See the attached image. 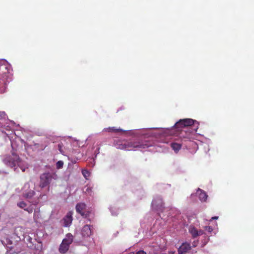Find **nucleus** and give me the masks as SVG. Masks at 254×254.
<instances>
[{
    "label": "nucleus",
    "mask_w": 254,
    "mask_h": 254,
    "mask_svg": "<svg viewBox=\"0 0 254 254\" xmlns=\"http://www.w3.org/2000/svg\"><path fill=\"white\" fill-rule=\"evenodd\" d=\"M115 146L119 149L131 150L143 149L152 146V142L147 140H118L114 143Z\"/></svg>",
    "instance_id": "obj_1"
},
{
    "label": "nucleus",
    "mask_w": 254,
    "mask_h": 254,
    "mask_svg": "<svg viewBox=\"0 0 254 254\" xmlns=\"http://www.w3.org/2000/svg\"><path fill=\"white\" fill-rule=\"evenodd\" d=\"M198 125L199 123L195 120L191 119H184L180 120L174 126L176 128L190 126L192 127V129L196 132L198 128Z\"/></svg>",
    "instance_id": "obj_2"
},
{
    "label": "nucleus",
    "mask_w": 254,
    "mask_h": 254,
    "mask_svg": "<svg viewBox=\"0 0 254 254\" xmlns=\"http://www.w3.org/2000/svg\"><path fill=\"white\" fill-rule=\"evenodd\" d=\"M8 77L7 68L5 66H0V93L5 92L6 85L9 82Z\"/></svg>",
    "instance_id": "obj_3"
},
{
    "label": "nucleus",
    "mask_w": 254,
    "mask_h": 254,
    "mask_svg": "<svg viewBox=\"0 0 254 254\" xmlns=\"http://www.w3.org/2000/svg\"><path fill=\"white\" fill-rule=\"evenodd\" d=\"M73 242V236L70 233L66 234V237L63 239L62 243L61 244L59 251L61 254H65L66 253L69 248L70 245Z\"/></svg>",
    "instance_id": "obj_4"
},
{
    "label": "nucleus",
    "mask_w": 254,
    "mask_h": 254,
    "mask_svg": "<svg viewBox=\"0 0 254 254\" xmlns=\"http://www.w3.org/2000/svg\"><path fill=\"white\" fill-rule=\"evenodd\" d=\"M19 161L18 155L15 153H12L11 155L6 156L3 160L4 163L11 168L15 167Z\"/></svg>",
    "instance_id": "obj_5"
},
{
    "label": "nucleus",
    "mask_w": 254,
    "mask_h": 254,
    "mask_svg": "<svg viewBox=\"0 0 254 254\" xmlns=\"http://www.w3.org/2000/svg\"><path fill=\"white\" fill-rule=\"evenodd\" d=\"M52 179V177L50 173L43 174L40 178L39 187L42 189L48 186Z\"/></svg>",
    "instance_id": "obj_6"
},
{
    "label": "nucleus",
    "mask_w": 254,
    "mask_h": 254,
    "mask_svg": "<svg viewBox=\"0 0 254 254\" xmlns=\"http://www.w3.org/2000/svg\"><path fill=\"white\" fill-rule=\"evenodd\" d=\"M152 207L157 210H162L164 208V203L161 197L157 196L152 202Z\"/></svg>",
    "instance_id": "obj_7"
},
{
    "label": "nucleus",
    "mask_w": 254,
    "mask_h": 254,
    "mask_svg": "<svg viewBox=\"0 0 254 254\" xmlns=\"http://www.w3.org/2000/svg\"><path fill=\"white\" fill-rule=\"evenodd\" d=\"M30 187V182L25 184L23 187V190H24L23 196L27 199H31L35 194V192L34 190H28Z\"/></svg>",
    "instance_id": "obj_8"
},
{
    "label": "nucleus",
    "mask_w": 254,
    "mask_h": 254,
    "mask_svg": "<svg viewBox=\"0 0 254 254\" xmlns=\"http://www.w3.org/2000/svg\"><path fill=\"white\" fill-rule=\"evenodd\" d=\"M72 212L69 211L66 215L63 218L62 221L63 222V226L64 227H69L72 222Z\"/></svg>",
    "instance_id": "obj_9"
},
{
    "label": "nucleus",
    "mask_w": 254,
    "mask_h": 254,
    "mask_svg": "<svg viewBox=\"0 0 254 254\" xmlns=\"http://www.w3.org/2000/svg\"><path fill=\"white\" fill-rule=\"evenodd\" d=\"M191 246L190 244L188 243H184L178 249V252L179 254H184L190 250Z\"/></svg>",
    "instance_id": "obj_10"
},
{
    "label": "nucleus",
    "mask_w": 254,
    "mask_h": 254,
    "mask_svg": "<svg viewBox=\"0 0 254 254\" xmlns=\"http://www.w3.org/2000/svg\"><path fill=\"white\" fill-rule=\"evenodd\" d=\"M91 226L88 225H85L81 230V234L84 237H88L92 234Z\"/></svg>",
    "instance_id": "obj_11"
},
{
    "label": "nucleus",
    "mask_w": 254,
    "mask_h": 254,
    "mask_svg": "<svg viewBox=\"0 0 254 254\" xmlns=\"http://www.w3.org/2000/svg\"><path fill=\"white\" fill-rule=\"evenodd\" d=\"M17 205L19 208L24 209V210L27 211L29 213H32L33 212V208L31 206L26 207L27 204L23 201L17 203Z\"/></svg>",
    "instance_id": "obj_12"
},
{
    "label": "nucleus",
    "mask_w": 254,
    "mask_h": 254,
    "mask_svg": "<svg viewBox=\"0 0 254 254\" xmlns=\"http://www.w3.org/2000/svg\"><path fill=\"white\" fill-rule=\"evenodd\" d=\"M86 208L85 204L83 203H77L76 205V211L77 213L80 214L82 216H84L83 210Z\"/></svg>",
    "instance_id": "obj_13"
},
{
    "label": "nucleus",
    "mask_w": 254,
    "mask_h": 254,
    "mask_svg": "<svg viewBox=\"0 0 254 254\" xmlns=\"http://www.w3.org/2000/svg\"><path fill=\"white\" fill-rule=\"evenodd\" d=\"M189 231L193 238H195L198 236L197 230L193 226H190Z\"/></svg>",
    "instance_id": "obj_14"
},
{
    "label": "nucleus",
    "mask_w": 254,
    "mask_h": 254,
    "mask_svg": "<svg viewBox=\"0 0 254 254\" xmlns=\"http://www.w3.org/2000/svg\"><path fill=\"white\" fill-rule=\"evenodd\" d=\"M198 191H200V193H199V199L201 201H206L207 198V195L206 194V192L199 189H198Z\"/></svg>",
    "instance_id": "obj_15"
},
{
    "label": "nucleus",
    "mask_w": 254,
    "mask_h": 254,
    "mask_svg": "<svg viewBox=\"0 0 254 254\" xmlns=\"http://www.w3.org/2000/svg\"><path fill=\"white\" fill-rule=\"evenodd\" d=\"M171 146L176 152H178L181 148V144L175 142L172 143Z\"/></svg>",
    "instance_id": "obj_16"
},
{
    "label": "nucleus",
    "mask_w": 254,
    "mask_h": 254,
    "mask_svg": "<svg viewBox=\"0 0 254 254\" xmlns=\"http://www.w3.org/2000/svg\"><path fill=\"white\" fill-rule=\"evenodd\" d=\"M82 174L86 179L90 176L89 172L86 169L82 170Z\"/></svg>",
    "instance_id": "obj_17"
},
{
    "label": "nucleus",
    "mask_w": 254,
    "mask_h": 254,
    "mask_svg": "<svg viewBox=\"0 0 254 254\" xmlns=\"http://www.w3.org/2000/svg\"><path fill=\"white\" fill-rule=\"evenodd\" d=\"M64 166V162L62 161H59L56 163V168L58 169L62 168Z\"/></svg>",
    "instance_id": "obj_18"
},
{
    "label": "nucleus",
    "mask_w": 254,
    "mask_h": 254,
    "mask_svg": "<svg viewBox=\"0 0 254 254\" xmlns=\"http://www.w3.org/2000/svg\"><path fill=\"white\" fill-rule=\"evenodd\" d=\"M204 229L209 233H211L213 230V228L211 226H205Z\"/></svg>",
    "instance_id": "obj_19"
},
{
    "label": "nucleus",
    "mask_w": 254,
    "mask_h": 254,
    "mask_svg": "<svg viewBox=\"0 0 254 254\" xmlns=\"http://www.w3.org/2000/svg\"><path fill=\"white\" fill-rule=\"evenodd\" d=\"M62 147H63V144L62 143H59L58 144V149H59V151H60V152L62 153H63V151L62 150Z\"/></svg>",
    "instance_id": "obj_20"
},
{
    "label": "nucleus",
    "mask_w": 254,
    "mask_h": 254,
    "mask_svg": "<svg viewBox=\"0 0 254 254\" xmlns=\"http://www.w3.org/2000/svg\"><path fill=\"white\" fill-rule=\"evenodd\" d=\"M29 202L31 203L33 205H37L38 203V199L35 200L29 201Z\"/></svg>",
    "instance_id": "obj_21"
},
{
    "label": "nucleus",
    "mask_w": 254,
    "mask_h": 254,
    "mask_svg": "<svg viewBox=\"0 0 254 254\" xmlns=\"http://www.w3.org/2000/svg\"><path fill=\"white\" fill-rule=\"evenodd\" d=\"M197 232H198V236L202 235L204 234V232L202 230H199V231L197 230Z\"/></svg>",
    "instance_id": "obj_22"
},
{
    "label": "nucleus",
    "mask_w": 254,
    "mask_h": 254,
    "mask_svg": "<svg viewBox=\"0 0 254 254\" xmlns=\"http://www.w3.org/2000/svg\"><path fill=\"white\" fill-rule=\"evenodd\" d=\"M136 254H146L145 252H144L143 251H140L136 253Z\"/></svg>",
    "instance_id": "obj_23"
},
{
    "label": "nucleus",
    "mask_w": 254,
    "mask_h": 254,
    "mask_svg": "<svg viewBox=\"0 0 254 254\" xmlns=\"http://www.w3.org/2000/svg\"><path fill=\"white\" fill-rule=\"evenodd\" d=\"M109 131H115L116 130L115 129H114L113 127L112 128H109Z\"/></svg>",
    "instance_id": "obj_24"
},
{
    "label": "nucleus",
    "mask_w": 254,
    "mask_h": 254,
    "mask_svg": "<svg viewBox=\"0 0 254 254\" xmlns=\"http://www.w3.org/2000/svg\"><path fill=\"white\" fill-rule=\"evenodd\" d=\"M218 218V217L217 216H214V217H212V219H217Z\"/></svg>",
    "instance_id": "obj_25"
},
{
    "label": "nucleus",
    "mask_w": 254,
    "mask_h": 254,
    "mask_svg": "<svg viewBox=\"0 0 254 254\" xmlns=\"http://www.w3.org/2000/svg\"><path fill=\"white\" fill-rule=\"evenodd\" d=\"M134 254V253L133 252H131V253H129V254Z\"/></svg>",
    "instance_id": "obj_26"
},
{
    "label": "nucleus",
    "mask_w": 254,
    "mask_h": 254,
    "mask_svg": "<svg viewBox=\"0 0 254 254\" xmlns=\"http://www.w3.org/2000/svg\"><path fill=\"white\" fill-rule=\"evenodd\" d=\"M23 172L25 171V169H22Z\"/></svg>",
    "instance_id": "obj_27"
},
{
    "label": "nucleus",
    "mask_w": 254,
    "mask_h": 254,
    "mask_svg": "<svg viewBox=\"0 0 254 254\" xmlns=\"http://www.w3.org/2000/svg\"><path fill=\"white\" fill-rule=\"evenodd\" d=\"M173 254V253H171V254Z\"/></svg>",
    "instance_id": "obj_28"
}]
</instances>
